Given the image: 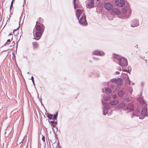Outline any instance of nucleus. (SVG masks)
Segmentation results:
<instances>
[{
  "label": "nucleus",
  "mask_w": 148,
  "mask_h": 148,
  "mask_svg": "<svg viewBox=\"0 0 148 148\" xmlns=\"http://www.w3.org/2000/svg\"><path fill=\"white\" fill-rule=\"evenodd\" d=\"M136 116L138 117V115H137L136 114Z\"/></svg>",
  "instance_id": "obj_61"
},
{
  "label": "nucleus",
  "mask_w": 148,
  "mask_h": 148,
  "mask_svg": "<svg viewBox=\"0 0 148 148\" xmlns=\"http://www.w3.org/2000/svg\"><path fill=\"white\" fill-rule=\"evenodd\" d=\"M12 39H13V36H12V39H11L12 40Z\"/></svg>",
  "instance_id": "obj_60"
},
{
  "label": "nucleus",
  "mask_w": 148,
  "mask_h": 148,
  "mask_svg": "<svg viewBox=\"0 0 148 148\" xmlns=\"http://www.w3.org/2000/svg\"><path fill=\"white\" fill-rule=\"evenodd\" d=\"M57 135L55 133V138H56V135Z\"/></svg>",
  "instance_id": "obj_54"
},
{
  "label": "nucleus",
  "mask_w": 148,
  "mask_h": 148,
  "mask_svg": "<svg viewBox=\"0 0 148 148\" xmlns=\"http://www.w3.org/2000/svg\"><path fill=\"white\" fill-rule=\"evenodd\" d=\"M93 55H96L102 56H103L104 55V53L103 52L98 50H96L94 51L92 53Z\"/></svg>",
  "instance_id": "obj_16"
},
{
  "label": "nucleus",
  "mask_w": 148,
  "mask_h": 148,
  "mask_svg": "<svg viewBox=\"0 0 148 148\" xmlns=\"http://www.w3.org/2000/svg\"><path fill=\"white\" fill-rule=\"evenodd\" d=\"M30 79H32V82H33V85H34V86H35V84L34 81V77L33 76H32L31 77V78Z\"/></svg>",
  "instance_id": "obj_29"
},
{
  "label": "nucleus",
  "mask_w": 148,
  "mask_h": 148,
  "mask_svg": "<svg viewBox=\"0 0 148 148\" xmlns=\"http://www.w3.org/2000/svg\"><path fill=\"white\" fill-rule=\"evenodd\" d=\"M119 103V101L117 99H115L111 101L109 103V105H115Z\"/></svg>",
  "instance_id": "obj_18"
},
{
  "label": "nucleus",
  "mask_w": 148,
  "mask_h": 148,
  "mask_svg": "<svg viewBox=\"0 0 148 148\" xmlns=\"http://www.w3.org/2000/svg\"><path fill=\"white\" fill-rule=\"evenodd\" d=\"M76 0H73V3L74 5H75V3L76 2Z\"/></svg>",
  "instance_id": "obj_42"
},
{
  "label": "nucleus",
  "mask_w": 148,
  "mask_h": 148,
  "mask_svg": "<svg viewBox=\"0 0 148 148\" xmlns=\"http://www.w3.org/2000/svg\"><path fill=\"white\" fill-rule=\"evenodd\" d=\"M7 50H8V49H7L6 50H5L4 51H7Z\"/></svg>",
  "instance_id": "obj_63"
},
{
  "label": "nucleus",
  "mask_w": 148,
  "mask_h": 148,
  "mask_svg": "<svg viewBox=\"0 0 148 148\" xmlns=\"http://www.w3.org/2000/svg\"><path fill=\"white\" fill-rule=\"evenodd\" d=\"M113 97V99H115L116 97V95H112Z\"/></svg>",
  "instance_id": "obj_41"
},
{
  "label": "nucleus",
  "mask_w": 148,
  "mask_h": 148,
  "mask_svg": "<svg viewBox=\"0 0 148 148\" xmlns=\"http://www.w3.org/2000/svg\"><path fill=\"white\" fill-rule=\"evenodd\" d=\"M32 45L34 49H37L38 46V43L36 42H32Z\"/></svg>",
  "instance_id": "obj_20"
},
{
  "label": "nucleus",
  "mask_w": 148,
  "mask_h": 148,
  "mask_svg": "<svg viewBox=\"0 0 148 148\" xmlns=\"http://www.w3.org/2000/svg\"><path fill=\"white\" fill-rule=\"evenodd\" d=\"M83 11V10H81L79 9H77L76 10V15L78 20H79L81 15Z\"/></svg>",
  "instance_id": "obj_12"
},
{
  "label": "nucleus",
  "mask_w": 148,
  "mask_h": 148,
  "mask_svg": "<svg viewBox=\"0 0 148 148\" xmlns=\"http://www.w3.org/2000/svg\"><path fill=\"white\" fill-rule=\"evenodd\" d=\"M138 100L140 101V102L144 104H145V102L144 101L143 99L141 98H138Z\"/></svg>",
  "instance_id": "obj_26"
},
{
  "label": "nucleus",
  "mask_w": 148,
  "mask_h": 148,
  "mask_svg": "<svg viewBox=\"0 0 148 148\" xmlns=\"http://www.w3.org/2000/svg\"><path fill=\"white\" fill-rule=\"evenodd\" d=\"M110 95H108L104 97V101L108 100L110 99Z\"/></svg>",
  "instance_id": "obj_23"
},
{
  "label": "nucleus",
  "mask_w": 148,
  "mask_h": 148,
  "mask_svg": "<svg viewBox=\"0 0 148 148\" xmlns=\"http://www.w3.org/2000/svg\"><path fill=\"white\" fill-rule=\"evenodd\" d=\"M43 32V31L40 32L36 31L35 34L36 37L34 35V39L37 40H38L40 38Z\"/></svg>",
  "instance_id": "obj_7"
},
{
  "label": "nucleus",
  "mask_w": 148,
  "mask_h": 148,
  "mask_svg": "<svg viewBox=\"0 0 148 148\" xmlns=\"http://www.w3.org/2000/svg\"><path fill=\"white\" fill-rule=\"evenodd\" d=\"M19 27H20V26H19L17 29H15L13 30V33L14 34V32L16 31L17 30H18L19 28Z\"/></svg>",
  "instance_id": "obj_35"
},
{
  "label": "nucleus",
  "mask_w": 148,
  "mask_h": 148,
  "mask_svg": "<svg viewBox=\"0 0 148 148\" xmlns=\"http://www.w3.org/2000/svg\"><path fill=\"white\" fill-rule=\"evenodd\" d=\"M135 112L137 114H138L140 113V111L138 110H136L135 111Z\"/></svg>",
  "instance_id": "obj_33"
},
{
  "label": "nucleus",
  "mask_w": 148,
  "mask_h": 148,
  "mask_svg": "<svg viewBox=\"0 0 148 148\" xmlns=\"http://www.w3.org/2000/svg\"><path fill=\"white\" fill-rule=\"evenodd\" d=\"M78 20L79 23L82 25H86L87 24L86 20V16L84 13L83 14L80 19H79Z\"/></svg>",
  "instance_id": "obj_4"
},
{
  "label": "nucleus",
  "mask_w": 148,
  "mask_h": 148,
  "mask_svg": "<svg viewBox=\"0 0 148 148\" xmlns=\"http://www.w3.org/2000/svg\"><path fill=\"white\" fill-rule=\"evenodd\" d=\"M128 91L130 93L132 94L133 91L132 88H129L128 89Z\"/></svg>",
  "instance_id": "obj_30"
},
{
  "label": "nucleus",
  "mask_w": 148,
  "mask_h": 148,
  "mask_svg": "<svg viewBox=\"0 0 148 148\" xmlns=\"http://www.w3.org/2000/svg\"><path fill=\"white\" fill-rule=\"evenodd\" d=\"M124 100L126 102L130 103L127 104L126 107V110H128L129 112L133 111L134 109V105L131 103V100L128 98H126L124 99Z\"/></svg>",
  "instance_id": "obj_3"
},
{
  "label": "nucleus",
  "mask_w": 148,
  "mask_h": 148,
  "mask_svg": "<svg viewBox=\"0 0 148 148\" xmlns=\"http://www.w3.org/2000/svg\"><path fill=\"white\" fill-rule=\"evenodd\" d=\"M52 125V126L53 127H56V125L54 123V124H53Z\"/></svg>",
  "instance_id": "obj_40"
},
{
  "label": "nucleus",
  "mask_w": 148,
  "mask_h": 148,
  "mask_svg": "<svg viewBox=\"0 0 148 148\" xmlns=\"http://www.w3.org/2000/svg\"><path fill=\"white\" fill-rule=\"evenodd\" d=\"M39 100L41 102V103H42V99L40 98V99L39 98Z\"/></svg>",
  "instance_id": "obj_47"
},
{
  "label": "nucleus",
  "mask_w": 148,
  "mask_h": 148,
  "mask_svg": "<svg viewBox=\"0 0 148 148\" xmlns=\"http://www.w3.org/2000/svg\"><path fill=\"white\" fill-rule=\"evenodd\" d=\"M42 139L43 142H45V137L44 136H42Z\"/></svg>",
  "instance_id": "obj_36"
},
{
  "label": "nucleus",
  "mask_w": 148,
  "mask_h": 148,
  "mask_svg": "<svg viewBox=\"0 0 148 148\" xmlns=\"http://www.w3.org/2000/svg\"><path fill=\"white\" fill-rule=\"evenodd\" d=\"M93 58H95V59L96 60H98V59H97V58H95V57H93Z\"/></svg>",
  "instance_id": "obj_56"
},
{
  "label": "nucleus",
  "mask_w": 148,
  "mask_h": 148,
  "mask_svg": "<svg viewBox=\"0 0 148 148\" xmlns=\"http://www.w3.org/2000/svg\"><path fill=\"white\" fill-rule=\"evenodd\" d=\"M116 4L120 7H122L124 6L125 2L124 0H116Z\"/></svg>",
  "instance_id": "obj_8"
},
{
  "label": "nucleus",
  "mask_w": 148,
  "mask_h": 148,
  "mask_svg": "<svg viewBox=\"0 0 148 148\" xmlns=\"http://www.w3.org/2000/svg\"><path fill=\"white\" fill-rule=\"evenodd\" d=\"M54 122H55V123H54L56 125L58 123H57V121H54Z\"/></svg>",
  "instance_id": "obj_46"
},
{
  "label": "nucleus",
  "mask_w": 148,
  "mask_h": 148,
  "mask_svg": "<svg viewBox=\"0 0 148 148\" xmlns=\"http://www.w3.org/2000/svg\"><path fill=\"white\" fill-rule=\"evenodd\" d=\"M118 70H119L120 71H121V68L120 67H119V69H118Z\"/></svg>",
  "instance_id": "obj_55"
},
{
  "label": "nucleus",
  "mask_w": 148,
  "mask_h": 148,
  "mask_svg": "<svg viewBox=\"0 0 148 148\" xmlns=\"http://www.w3.org/2000/svg\"><path fill=\"white\" fill-rule=\"evenodd\" d=\"M94 0H88L87 5V8H91L94 7Z\"/></svg>",
  "instance_id": "obj_11"
},
{
  "label": "nucleus",
  "mask_w": 148,
  "mask_h": 148,
  "mask_svg": "<svg viewBox=\"0 0 148 148\" xmlns=\"http://www.w3.org/2000/svg\"><path fill=\"white\" fill-rule=\"evenodd\" d=\"M123 71H124V72H126L127 73H129V72H130V70H125V69H123L122 70Z\"/></svg>",
  "instance_id": "obj_34"
},
{
  "label": "nucleus",
  "mask_w": 148,
  "mask_h": 148,
  "mask_svg": "<svg viewBox=\"0 0 148 148\" xmlns=\"http://www.w3.org/2000/svg\"><path fill=\"white\" fill-rule=\"evenodd\" d=\"M125 104L124 103L121 102L119 104L118 107L119 108H122L124 107L125 106Z\"/></svg>",
  "instance_id": "obj_24"
},
{
  "label": "nucleus",
  "mask_w": 148,
  "mask_h": 148,
  "mask_svg": "<svg viewBox=\"0 0 148 148\" xmlns=\"http://www.w3.org/2000/svg\"><path fill=\"white\" fill-rule=\"evenodd\" d=\"M106 92L108 93H111L112 92V90L110 88H107L105 89V90Z\"/></svg>",
  "instance_id": "obj_21"
},
{
  "label": "nucleus",
  "mask_w": 148,
  "mask_h": 148,
  "mask_svg": "<svg viewBox=\"0 0 148 148\" xmlns=\"http://www.w3.org/2000/svg\"><path fill=\"white\" fill-rule=\"evenodd\" d=\"M38 21L40 23H42L43 22V19L41 18H39L38 19Z\"/></svg>",
  "instance_id": "obj_27"
},
{
  "label": "nucleus",
  "mask_w": 148,
  "mask_h": 148,
  "mask_svg": "<svg viewBox=\"0 0 148 148\" xmlns=\"http://www.w3.org/2000/svg\"><path fill=\"white\" fill-rule=\"evenodd\" d=\"M141 85H142V86H143L144 84V83L143 82H141Z\"/></svg>",
  "instance_id": "obj_43"
},
{
  "label": "nucleus",
  "mask_w": 148,
  "mask_h": 148,
  "mask_svg": "<svg viewBox=\"0 0 148 148\" xmlns=\"http://www.w3.org/2000/svg\"><path fill=\"white\" fill-rule=\"evenodd\" d=\"M122 85H120L118 84H114L111 85V87L112 88L115 90H118Z\"/></svg>",
  "instance_id": "obj_13"
},
{
  "label": "nucleus",
  "mask_w": 148,
  "mask_h": 148,
  "mask_svg": "<svg viewBox=\"0 0 148 148\" xmlns=\"http://www.w3.org/2000/svg\"><path fill=\"white\" fill-rule=\"evenodd\" d=\"M139 25V21L136 19H134L131 23V27H134L138 26Z\"/></svg>",
  "instance_id": "obj_9"
},
{
  "label": "nucleus",
  "mask_w": 148,
  "mask_h": 148,
  "mask_svg": "<svg viewBox=\"0 0 148 148\" xmlns=\"http://www.w3.org/2000/svg\"><path fill=\"white\" fill-rule=\"evenodd\" d=\"M74 8L75 9H76L77 8H80V6L79 5V4L77 3H75V5H74Z\"/></svg>",
  "instance_id": "obj_28"
},
{
  "label": "nucleus",
  "mask_w": 148,
  "mask_h": 148,
  "mask_svg": "<svg viewBox=\"0 0 148 148\" xmlns=\"http://www.w3.org/2000/svg\"><path fill=\"white\" fill-rule=\"evenodd\" d=\"M13 4H11V5H10V10H11V9H12L13 8Z\"/></svg>",
  "instance_id": "obj_37"
},
{
  "label": "nucleus",
  "mask_w": 148,
  "mask_h": 148,
  "mask_svg": "<svg viewBox=\"0 0 148 148\" xmlns=\"http://www.w3.org/2000/svg\"><path fill=\"white\" fill-rule=\"evenodd\" d=\"M12 14V12H11L10 11V14Z\"/></svg>",
  "instance_id": "obj_58"
},
{
  "label": "nucleus",
  "mask_w": 148,
  "mask_h": 148,
  "mask_svg": "<svg viewBox=\"0 0 148 148\" xmlns=\"http://www.w3.org/2000/svg\"><path fill=\"white\" fill-rule=\"evenodd\" d=\"M144 118V117H143V118H142V117H139V118L140 119H143Z\"/></svg>",
  "instance_id": "obj_53"
},
{
  "label": "nucleus",
  "mask_w": 148,
  "mask_h": 148,
  "mask_svg": "<svg viewBox=\"0 0 148 148\" xmlns=\"http://www.w3.org/2000/svg\"><path fill=\"white\" fill-rule=\"evenodd\" d=\"M50 123L51 124H53L54 123V120H53V121H50Z\"/></svg>",
  "instance_id": "obj_38"
},
{
  "label": "nucleus",
  "mask_w": 148,
  "mask_h": 148,
  "mask_svg": "<svg viewBox=\"0 0 148 148\" xmlns=\"http://www.w3.org/2000/svg\"><path fill=\"white\" fill-rule=\"evenodd\" d=\"M116 74H119L120 73H119V71H116Z\"/></svg>",
  "instance_id": "obj_45"
},
{
  "label": "nucleus",
  "mask_w": 148,
  "mask_h": 148,
  "mask_svg": "<svg viewBox=\"0 0 148 148\" xmlns=\"http://www.w3.org/2000/svg\"><path fill=\"white\" fill-rule=\"evenodd\" d=\"M10 39H8L7 40V41L6 42V43L5 44H4V45L3 46H2V47H3V46H5L6 45V44L8 43V42H10Z\"/></svg>",
  "instance_id": "obj_32"
},
{
  "label": "nucleus",
  "mask_w": 148,
  "mask_h": 148,
  "mask_svg": "<svg viewBox=\"0 0 148 148\" xmlns=\"http://www.w3.org/2000/svg\"><path fill=\"white\" fill-rule=\"evenodd\" d=\"M97 76V77H99V74H98Z\"/></svg>",
  "instance_id": "obj_59"
},
{
  "label": "nucleus",
  "mask_w": 148,
  "mask_h": 148,
  "mask_svg": "<svg viewBox=\"0 0 148 148\" xmlns=\"http://www.w3.org/2000/svg\"><path fill=\"white\" fill-rule=\"evenodd\" d=\"M58 112H56V114L53 115V118L52 119L53 120H57L58 117Z\"/></svg>",
  "instance_id": "obj_22"
},
{
  "label": "nucleus",
  "mask_w": 148,
  "mask_h": 148,
  "mask_svg": "<svg viewBox=\"0 0 148 148\" xmlns=\"http://www.w3.org/2000/svg\"><path fill=\"white\" fill-rule=\"evenodd\" d=\"M111 81L114 84H118L120 85H123V82L122 79L120 78H113L111 80Z\"/></svg>",
  "instance_id": "obj_6"
},
{
  "label": "nucleus",
  "mask_w": 148,
  "mask_h": 148,
  "mask_svg": "<svg viewBox=\"0 0 148 148\" xmlns=\"http://www.w3.org/2000/svg\"><path fill=\"white\" fill-rule=\"evenodd\" d=\"M130 69H131V68L130 67H128V70H130Z\"/></svg>",
  "instance_id": "obj_49"
},
{
  "label": "nucleus",
  "mask_w": 148,
  "mask_h": 148,
  "mask_svg": "<svg viewBox=\"0 0 148 148\" xmlns=\"http://www.w3.org/2000/svg\"><path fill=\"white\" fill-rule=\"evenodd\" d=\"M147 106L144 107L142 110V115H143L144 116H148L147 114Z\"/></svg>",
  "instance_id": "obj_14"
},
{
  "label": "nucleus",
  "mask_w": 148,
  "mask_h": 148,
  "mask_svg": "<svg viewBox=\"0 0 148 148\" xmlns=\"http://www.w3.org/2000/svg\"><path fill=\"white\" fill-rule=\"evenodd\" d=\"M113 57L114 61L117 62L122 68L127 66V60L125 58L118 55H115Z\"/></svg>",
  "instance_id": "obj_1"
},
{
  "label": "nucleus",
  "mask_w": 148,
  "mask_h": 148,
  "mask_svg": "<svg viewBox=\"0 0 148 148\" xmlns=\"http://www.w3.org/2000/svg\"><path fill=\"white\" fill-rule=\"evenodd\" d=\"M38 23V21L36 22V24L35 26V27L36 28L35 29H34V31H33V34H34V33L35 32V31H37V32H40L42 31V27L40 25H36V24Z\"/></svg>",
  "instance_id": "obj_15"
},
{
  "label": "nucleus",
  "mask_w": 148,
  "mask_h": 148,
  "mask_svg": "<svg viewBox=\"0 0 148 148\" xmlns=\"http://www.w3.org/2000/svg\"><path fill=\"white\" fill-rule=\"evenodd\" d=\"M22 144H23V141L20 142L19 143V144L21 146L22 145Z\"/></svg>",
  "instance_id": "obj_44"
},
{
  "label": "nucleus",
  "mask_w": 148,
  "mask_h": 148,
  "mask_svg": "<svg viewBox=\"0 0 148 148\" xmlns=\"http://www.w3.org/2000/svg\"><path fill=\"white\" fill-rule=\"evenodd\" d=\"M9 21H10V18H9L8 19V20L7 21V22H6V23H7V22H8V21L9 22Z\"/></svg>",
  "instance_id": "obj_50"
},
{
  "label": "nucleus",
  "mask_w": 148,
  "mask_h": 148,
  "mask_svg": "<svg viewBox=\"0 0 148 148\" xmlns=\"http://www.w3.org/2000/svg\"><path fill=\"white\" fill-rule=\"evenodd\" d=\"M136 116V114H135L134 113H133V114H132V117H134V116Z\"/></svg>",
  "instance_id": "obj_39"
},
{
  "label": "nucleus",
  "mask_w": 148,
  "mask_h": 148,
  "mask_svg": "<svg viewBox=\"0 0 148 148\" xmlns=\"http://www.w3.org/2000/svg\"><path fill=\"white\" fill-rule=\"evenodd\" d=\"M125 93V91L124 90H122L119 91L118 92V95L120 97H122Z\"/></svg>",
  "instance_id": "obj_19"
},
{
  "label": "nucleus",
  "mask_w": 148,
  "mask_h": 148,
  "mask_svg": "<svg viewBox=\"0 0 148 148\" xmlns=\"http://www.w3.org/2000/svg\"><path fill=\"white\" fill-rule=\"evenodd\" d=\"M56 129L57 130H58V128L57 127H56Z\"/></svg>",
  "instance_id": "obj_62"
},
{
  "label": "nucleus",
  "mask_w": 148,
  "mask_h": 148,
  "mask_svg": "<svg viewBox=\"0 0 148 148\" xmlns=\"http://www.w3.org/2000/svg\"><path fill=\"white\" fill-rule=\"evenodd\" d=\"M103 104L104 108H103V114L104 115H106L108 112V110L109 108V106L108 103L104 102L103 101H102Z\"/></svg>",
  "instance_id": "obj_5"
},
{
  "label": "nucleus",
  "mask_w": 148,
  "mask_h": 148,
  "mask_svg": "<svg viewBox=\"0 0 148 148\" xmlns=\"http://www.w3.org/2000/svg\"><path fill=\"white\" fill-rule=\"evenodd\" d=\"M14 0H12V1L11 2V4H13L14 1Z\"/></svg>",
  "instance_id": "obj_52"
},
{
  "label": "nucleus",
  "mask_w": 148,
  "mask_h": 148,
  "mask_svg": "<svg viewBox=\"0 0 148 148\" xmlns=\"http://www.w3.org/2000/svg\"><path fill=\"white\" fill-rule=\"evenodd\" d=\"M127 11L129 13V15L126 14L125 15V16L124 15L123 17H121V19H126L128 18L129 16L132 13V10L129 6H126L125 7L122 8V12L124 14H125L126 12Z\"/></svg>",
  "instance_id": "obj_2"
},
{
  "label": "nucleus",
  "mask_w": 148,
  "mask_h": 148,
  "mask_svg": "<svg viewBox=\"0 0 148 148\" xmlns=\"http://www.w3.org/2000/svg\"><path fill=\"white\" fill-rule=\"evenodd\" d=\"M41 104H42V106H43L44 107V104H43V103H42H42H41Z\"/></svg>",
  "instance_id": "obj_57"
},
{
  "label": "nucleus",
  "mask_w": 148,
  "mask_h": 148,
  "mask_svg": "<svg viewBox=\"0 0 148 148\" xmlns=\"http://www.w3.org/2000/svg\"><path fill=\"white\" fill-rule=\"evenodd\" d=\"M127 81L129 84L130 85L131 84V81L129 77H127Z\"/></svg>",
  "instance_id": "obj_31"
},
{
  "label": "nucleus",
  "mask_w": 148,
  "mask_h": 148,
  "mask_svg": "<svg viewBox=\"0 0 148 148\" xmlns=\"http://www.w3.org/2000/svg\"><path fill=\"white\" fill-rule=\"evenodd\" d=\"M132 84L134 85V83H133Z\"/></svg>",
  "instance_id": "obj_64"
},
{
  "label": "nucleus",
  "mask_w": 148,
  "mask_h": 148,
  "mask_svg": "<svg viewBox=\"0 0 148 148\" xmlns=\"http://www.w3.org/2000/svg\"><path fill=\"white\" fill-rule=\"evenodd\" d=\"M105 8L107 10H110L112 9L113 7L112 4L109 3H105L104 5Z\"/></svg>",
  "instance_id": "obj_10"
},
{
  "label": "nucleus",
  "mask_w": 148,
  "mask_h": 148,
  "mask_svg": "<svg viewBox=\"0 0 148 148\" xmlns=\"http://www.w3.org/2000/svg\"><path fill=\"white\" fill-rule=\"evenodd\" d=\"M112 12L118 15H120L121 13L120 10L117 8L113 9L112 10ZM118 16L119 18H121V17L120 16V15Z\"/></svg>",
  "instance_id": "obj_17"
},
{
  "label": "nucleus",
  "mask_w": 148,
  "mask_h": 148,
  "mask_svg": "<svg viewBox=\"0 0 148 148\" xmlns=\"http://www.w3.org/2000/svg\"><path fill=\"white\" fill-rule=\"evenodd\" d=\"M13 34L12 33H10L9 34L8 36H10L11 35H12Z\"/></svg>",
  "instance_id": "obj_48"
},
{
  "label": "nucleus",
  "mask_w": 148,
  "mask_h": 148,
  "mask_svg": "<svg viewBox=\"0 0 148 148\" xmlns=\"http://www.w3.org/2000/svg\"><path fill=\"white\" fill-rule=\"evenodd\" d=\"M47 116L48 118L50 120L51 119H52L53 116L52 114H50L48 113H47Z\"/></svg>",
  "instance_id": "obj_25"
},
{
  "label": "nucleus",
  "mask_w": 148,
  "mask_h": 148,
  "mask_svg": "<svg viewBox=\"0 0 148 148\" xmlns=\"http://www.w3.org/2000/svg\"><path fill=\"white\" fill-rule=\"evenodd\" d=\"M14 44H15L14 42L13 41V42L12 43V44L13 45H14Z\"/></svg>",
  "instance_id": "obj_51"
}]
</instances>
